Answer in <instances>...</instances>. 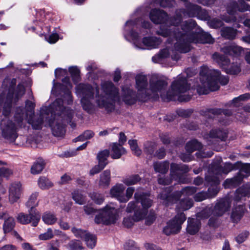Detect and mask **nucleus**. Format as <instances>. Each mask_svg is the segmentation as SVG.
<instances>
[{"mask_svg":"<svg viewBox=\"0 0 250 250\" xmlns=\"http://www.w3.org/2000/svg\"><path fill=\"white\" fill-rule=\"evenodd\" d=\"M26 108H27V110H28V113H26V116L28 115V116H29L30 115H32L34 114V109L35 108V104L31 102L27 101L26 102Z\"/></svg>","mask_w":250,"mask_h":250,"instance_id":"62","label":"nucleus"},{"mask_svg":"<svg viewBox=\"0 0 250 250\" xmlns=\"http://www.w3.org/2000/svg\"><path fill=\"white\" fill-rule=\"evenodd\" d=\"M109 155V151L106 149L99 152L97 155L99 163L101 164H105V166L107 164L106 160Z\"/></svg>","mask_w":250,"mask_h":250,"instance_id":"47","label":"nucleus"},{"mask_svg":"<svg viewBox=\"0 0 250 250\" xmlns=\"http://www.w3.org/2000/svg\"><path fill=\"white\" fill-rule=\"evenodd\" d=\"M180 192H178L176 193V195H164L163 193L161 195V198L164 200V203L167 206H168L171 203H175L178 198L180 197Z\"/></svg>","mask_w":250,"mask_h":250,"instance_id":"39","label":"nucleus"},{"mask_svg":"<svg viewBox=\"0 0 250 250\" xmlns=\"http://www.w3.org/2000/svg\"><path fill=\"white\" fill-rule=\"evenodd\" d=\"M201 147V144L196 140H192L188 142L186 146V149L188 153H191Z\"/></svg>","mask_w":250,"mask_h":250,"instance_id":"42","label":"nucleus"},{"mask_svg":"<svg viewBox=\"0 0 250 250\" xmlns=\"http://www.w3.org/2000/svg\"><path fill=\"white\" fill-rule=\"evenodd\" d=\"M25 115L22 109H17L14 116L15 123L7 120H2L0 124L2 136L6 139L15 140L17 138L18 128L23 126V121Z\"/></svg>","mask_w":250,"mask_h":250,"instance_id":"9","label":"nucleus"},{"mask_svg":"<svg viewBox=\"0 0 250 250\" xmlns=\"http://www.w3.org/2000/svg\"><path fill=\"white\" fill-rule=\"evenodd\" d=\"M128 144L130 146L131 149L135 155L137 156L141 155L142 151L138 147L136 140H130L128 141Z\"/></svg>","mask_w":250,"mask_h":250,"instance_id":"52","label":"nucleus"},{"mask_svg":"<svg viewBox=\"0 0 250 250\" xmlns=\"http://www.w3.org/2000/svg\"><path fill=\"white\" fill-rule=\"evenodd\" d=\"M72 231L76 237L83 239H84V237H85L88 233L85 230H83L81 229H76L75 228L72 229Z\"/></svg>","mask_w":250,"mask_h":250,"instance_id":"55","label":"nucleus"},{"mask_svg":"<svg viewBox=\"0 0 250 250\" xmlns=\"http://www.w3.org/2000/svg\"><path fill=\"white\" fill-rule=\"evenodd\" d=\"M119 218V210L114 204L110 203L101 209L95 216V222L108 225L115 224Z\"/></svg>","mask_w":250,"mask_h":250,"instance_id":"10","label":"nucleus"},{"mask_svg":"<svg viewBox=\"0 0 250 250\" xmlns=\"http://www.w3.org/2000/svg\"><path fill=\"white\" fill-rule=\"evenodd\" d=\"M188 171V167L186 165L179 166L176 164L171 165L170 175L172 179L177 180V174L182 172H187Z\"/></svg>","mask_w":250,"mask_h":250,"instance_id":"22","label":"nucleus"},{"mask_svg":"<svg viewBox=\"0 0 250 250\" xmlns=\"http://www.w3.org/2000/svg\"><path fill=\"white\" fill-rule=\"evenodd\" d=\"M141 178L138 175L128 176L123 180V182L127 186L133 185L140 181Z\"/></svg>","mask_w":250,"mask_h":250,"instance_id":"45","label":"nucleus"},{"mask_svg":"<svg viewBox=\"0 0 250 250\" xmlns=\"http://www.w3.org/2000/svg\"><path fill=\"white\" fill-rule=\"evenodd\" d=\"M200 227V222L197 218L188 219L187 231L189 234H195L199 231Z\"/></svg>","mask_w":250,"mask_h":250,"instance_id":"21","label":"nucleus"},{"mask_svg":"<svg viewBox=\"0 0 250 250\" xmlns=\"http://www.w3.org/2000/svg\"><path fill=\"white\" fill-rule=\"evenodd\" d=\"M243 196H250V185H246L239 188L235 194V199L240 200Z\"/></svg>","mask_w":250,"mask_h":250,"instance_id":"32","label":"nucleus"},{"mask_svg":"<svg viewBox=\"0 0 250 250\" xmlns=\"http://www.w3.org/2000/svg\"><path fill=\"white\" fill-rule=\"evenodd\" d=\"M21 193V185L20 182L12 183L9 189V201L11 204L17 202L20 198Z\"/></svg>","mask_w":250,"mask_h":250,"instance_id":"16","label":"nucleus"},{"mask_svg":"<svg viewBox=\"0 0 250 250\" xmlns=\"http://www.w3.org/2000/svg\"><path fill=\"white\" fill-rule=\"evenodd\" d=\"M245 208L243 206H238L232 210L231 218L233 222H238L241 218L244 211Z\"/></svg>","mask_w":250,"mask_h":250,"instance_id":"31","label":"nucleus"},{"mask_svg":"<svg viewBox=\"0 0 250 250\" xmlns=\"http://www.w3.org/2000/svg\"><path fill=\"white\" fill-rule=\"evenodd\" d=\"M69 71L74 83H77L79 80V69L76 66H71L69 68Z\"/></svg>","mask_w":250,"mask_h":250,"instance_id":"53","label":"nucleus"},{"mask_svg":"<svg viewBox=\"0 0 250 250\" xmlns=\"http://www.w3.org/2000/svg\"><path fill=\"white\" fill-rule=\"evenodd\" d=\"M155 172L161 174L166 173L169 168V163L167 161L155 162L153 164Z\"/></svg>","mask_w":250,"mask_h":250,"instance_id":"30","label":"nucleus"},{"mask_svg":"<svg viewBox=\"0 0 250 250\" xmlns=\"http://www.w3.org/2000/svg\"><path fill=\"white\" fill-rule=\"evenodd\" d=\"M39 195L38 192H35L33 193L29 197L28 201L26 202V206L30 208L29 210H37L35 207L38 205V201H37V197Z\"/></svg>","mask_w":250,"mask_h":250,"instance_id":"34","label":"nucleus"},{"mask_svg":"<svg viewBox=\"0 0 250 250\" xmlns=\"http://www.w3.org/2000/svg\"><path fill=\"white\" fill-rule=\"evenodd\" d=\"M136 87L140 93L144 91L146 93V87L147 85V79L145 75H138L136 77Z\"/></svg>","mask_w":250,"mask_h":250,"instance_id":"25","label":"nucleus"},{"mask_svg":"<svg viewBox=\"0 0 250 250\" xmlns=\"http://www.w3.org/2000/svg\"><path fill=\"white\" fill-rule=\"evenodd\" d=\"M28 214L23 212L20 213L17 216V221L21 224L26 225L32 223L33 226H37L40 220L41 215L37 210H28Z\"/></svg>","mask_w":250,"mask_h":250,"instance_id":"15","label":"nucleus"},{"mask_svg":"<svg viewBox=\"0 0 250 250\" xmlns=\"http://www.w3.org/2000/svg\"><path fill=\"white\" fill-rule=\"evenodd\" d=\"M45 163L42 160H39L34 163L31 168V172L33 174L41 173L44 167Z\"/></svg>","mask_w":250,"mask_h":250,"instance_id":"35","label":"nucleus"},{"mask_svg":"<svg viewBox=\"0 0 250 250\" xmlns=\"http://www.w3.org/2000/svg\"><path fill=\"white\" fill-rule=\"evenodd\" d=\"M148 194L137 192L134 194L135 202H130L126 208L127 212H134L133 217L127 216L124 218L123 224L126 228L133 226L135 222L143 219L146 216L147 209L152 205V200Z\"/></svg>","mask_w":250,"mask_h":250,"instance_id":"4","label":"nucleus"},{"mask_svg":"<svg viewBox=\"0 0 250 250\" xmlns=\"http://www.w3.org/2000/svg\"><path fill=\"white\" fill-rule=\"evenodd\" d=\"M186 220L184 213H177L175 216L169 220L164 228L163 231L167 235L178 233L181 229V225Z\"/></svg>","mask_w":250,"mask_h":250,"instance_id":"13","label":"nucleus"},{"mask_svg":"<svg viewBox=\"0 0 250 250\" xmlns=\"http://www.w3.org/2000/svg\"><path fill=\"white\" fill-rule=\"evenodd\" d=\"M38 185L42 189H47L53 186V183L45 177H40L38 181Z\"/></svg>","mask_w":250,"mask_h":250,"instance_id":"41","label":"nucleus"},{"mask_svg":"<svg viewBox=\"0 0 250 250\" xmlns=\"http://www.w3.org/2000/svg\"><path fill=\"white\" fill-rule=\"evenodd\" d=\"M42 220L45 224L51 225L57 222V218L53 213L45 212L42 216Z\"/></svg>","mask_w":250,"mask_h":250,"instance_id":"36","label":"nucleus"},{"mask_svg":"<svg viewBox=\"0 0 250 250\" xmlns=\"http://www.w3.org/2000/svg\"><path fill=\"white\" fill-rule=\"evenodd\" d=\"M200 83L196 87L200 94H207L209 91H215L219 89V83L226 85L229 82L228 77L220 75L219 71L209 69L206 66L201 67L200 72Z\"/></svg>","mask_w":250,"mask_h":250,"instance_id":"5","label":"nucleus"},{"mask_svg":"<svg viewBox=\"0 0 250 250\" xmlns=\"http://www.w3.org/2000/svg\"><path fill=\"white\" fill-rule=\"evenodd\" d=\"M212 58L228 74H237L241 71L239 62L230 63L229 59L217 53L213 55Z\"/></svg>","mask_w":250,"mask_h":250,"instance_id":"12","label":"nucleus"},{"mask_svg":"<svg viewBox=\"0 0 250 250\" xmlns=\"http://www.w3.org/2000/svg\"><path fill=\"white\" fill-rule=\"evenodd\" d=\"M237 166L238 165H236V163L234 165L230 163H226L224 168L219 167H217L216 173L218 174H222V173L226 174L231 170L236 169Z\"/></svg>","mask_w":250,"mask_h":250,"instance_id":"37","label":"nucleus"},{"mask_svg":"<svg viewBox=\"0 0 250 250\" xmlns=\"http://www.w3.org/2000/svg\"><path fill=\"white\" fill-rule=\"evenodd\" d=\"M62 84L66 88V91L65 92V96H64V98L67 99V104H70L72 103V97L71 92L69 91V90L72 88V85L70 82V79L69 77H65L62 80Z\"/></svg>","mask_w":250,"mask_h":250,"instance_id":"26","label":"nucleus"},{"mask_svg":"<svg viewBox=\"0 0 250 250\" xmlns=\"http://www.w3.org/2000/svg\"><path fill=\"white\" fill-rule=\"evenodd\" d=\"M125 186L122 184H117L111 188L110 190V195L112 197L115 198L120 202H126L124 198Z\"/></svg>","mask_w":250,"mask_h":250,"instance_id":"17","label":"nucleus"},{"mask_svg":"<svg viewBox=\"0 0 250 250\" xmlns=\"http://www.w3.org/2000/svg\"><path fill=\"white\" fill-rule=\"evenodd\" d=\"M105 167V164H101L99 163L97 165L95 166L90 170V174L93 175L95 174L99 173L101 170L104 168Z\"/></svg>","mask_w":250,"mask_h":250,"instance_id":"60","label":"nucleus"},{"mask_svg":"<svg viewBox=\"0 0 250 250\" xmlns=\"http://www.w3.org/2000/svg\"><path fill=\"white\" fill-rule=\"evenodd\" d=\"M236 165H238L237 168L241 167L240 174L243 177L247 176L250 173V164H242L238 162Z\"/></svg>","mask_w":250,"mask_h":250,"instance_id":"50","label":"nucleus"},{"mask_svg":"<svg viewBox=\"0 0 250 250\" xmlns=\"http://www.w3.org/2000/svg\"><path fill=\"white\" fill-rule=\"evenodd\" d=\"M137 25L138 21H126L125 28V37L126 40L132 42L138 49H146L157 47L161 42L159 38L154 37H146L142 42H140L138 34L134 32V30L138 28Z\"/></svg>","mask_w":250,"mask_h":250,"instance_id":"7","label":"nucleus"},{"mask_svg":"<svg viewBox=\"0 0 250 250\" xmlns=\"http://www.w3.org/2000/svg\"><path fill=\"white\" fill-rule=\"evenodd\" d=\"M135 188L133 187H129L127 188L125 192V195L124 194V198L126 200V202H127L132 197Z\"/></svg>","mask_w":250,"mask_h":250,"instance_id":"63","label":"nucleus"},{"mask_svg":"<svg viewBox=\"0 0 250 250\" xmlns=\"http://www.w3.org/2000/svg\"><path fill=\"white\" fill-rule=\"evenodd\" d=\"M67 249L68 250H83L84 249V247L81 241L72 240L67 245Z\"/></svg>","mask_w":250,"mask_h":250,"instance_id":"43","label":"nucleus"},{"mask_svg":"<svg viewBox=\"0 0 250 250\" xmlns=\"http://www.w3.org/2000/svg\"><path fill=\"white\" fill-rule=\"evenodd\" d=\"M13 174L12 170L7 167H2L0 168V177L2 179V177L7 178L11 176Z\"/></svg>","mask_w":250,"mask_h":250,"instance_id":"57","label":"nucleus"},{"mask_svg":"<svg viewBox=\"0 0 250 250\" xmlns=\"http://www.w3.org/2000/svg\"><path fill=\"white\" fill-rule=\"evenodd\" d=\"M72 198L78 204L83 205L85 203V197L79 191H74L72 193Z\"/></svg>","mask_w":250,"mask_h":250,"instance_id":"49","label":"nucleus"},{"mask_svg":"<svg viewBox=\"0 0 250 250\" xmlns=\"http://www.w3.org/2000/svg\"><path fill=\"white\" fill-rule=\"evenodd\" d=\"M125 153V149L117 143H113L111 156L113 159H119Z\"/></svg>","mask_w":250,"mask_h":250,"instance_id":"28","label":"nucleus"},{"mask_svg":"<svg viewBox=\"0 0 250 250\" xmlns=\"http://www.w3.org/2000/svg\"><path fill=\"white\" fill-rule=\"evenodd\" d=\"M208 25L213 28H217L222 26V21L218 19H213L208 22Z\"/></svg>","mask_w":250,"mask_h":250,"instance_id":"58","label":"nucleus"},{"mask_svg":"<svg viewBox=\"0 0 250 250\" xmlns=\"http://www.w3.org/2000/svg\"><path fill=\"white\" fill-rule=\"evenodd\" d=\"M125 250H140L135 242L132 240H130L125 243Z\"/></svg>","mask_w":250,"mask_h":250,"instance_id":"61","label":"nucleus"},{"mask_svg":"<svg viewBox=\"0 0 250 250\" xmlns=\"http://www.w3.org/2000/svg\"><path fill=\"white\" fill-rule=\"evenodd\" d=\"M182 31L178 33H174L175 42L174 43V49L171 51L172 53H187L190 49L189 43H212L213 39L210 34L203 33L196 25L195 21L189 20L183 23L181 25Z\"/></svg>","mask_w":250,"mask_h":250,"instance_id":"2","label":"nucleus"},{"mask_svg":"<svg viewBox=\"0 0 250 250\" xmlns=\"http://www.w3.org/2000/svg\"><path fill=\"white\" fill-rule=\"evenodd\" d=\"M230 203L227 199L220 201L215 206L214 213L217 216L222 215L230 208Z\"/></svg>","mask_w":250,"mask_h":250,"instance_id":"19","label":"nucleus"},{"mask_svg":"<svg viewBox=\"0 0 250 250\" xmlns=\"http://www.w3.org/2000/svg\"><path fill=\"white\" fill-rule=\"evenodd\" d=\"M250 98V94L249 93H245L239 96L238 97L235 98L232 100V104L234 106H240L242 103L241 102L244 101Z\"/></svg>","mask_w":250,"mask_h":250,"instance_id":"51","label":"nucleus"},{"mask_svg":"<svg viewBox=\"0 0 250 250\" xmlns=\"http://www.w3.org/2000/svg\"><path fill=\"white\" fill-rule=\"evenodd\" d=\"M45 39L50 43H54L58 40L59 36L57 33H53L48 37H46Z\"/></svg>","mask_w":250,"mask_h":250,"instance_id":"64","label":"nucleus"},{"mask_svg":"<svg viewBox=\"0 0 250 250\" xmlns=\"http://www.w3.org/2000/svg\"><path fill=\"white\" fill-rule=\"evenodd\" d=\"M221 35L228 39H233L236 35V30L230 27H224L221 29Z\"/></svg>","mask_w":250,"mask_h":250,"instance_id":"40","label":"nucleus"},{"mask_svg":"<svg viewBox=\"0 0 250 250\" xmlns=\"http://www.w3.org/2000/svg\"><path fill=\"white\" fill-rule=\"evenodd\" d=\"M56 100L59 101V104L52 109L48 124L54 136L62 137L65 132L62 121L69 122L73 117V112L63 106V102L61 99H57Z\"/></svg>","mask_w":250,"mask_h":250,"instance_id":"6","label":"nucleus"},{"mask_svg":"<svg viewBox=\"0 0 250 250\" xmlns=\"http://www.w3.org/2000/svg\"><path fill=\"white\" fill-rule=\"evenodd\" d=\"M151 21L155 24H161L160 29L157 33L163 37L173 36L175 39L174 33H178L176 30H179L177 27L174 17L168 19L167 14L163 10L154 9L149 14ZM175 40L172 41L174 42Z\"/></svg>","mask_w":250,"mask_h":250,"instance_id":"8","label":"nucleus"},{"mask_svg":"<svg viewBox=\"0 0 250 250\" xmlns=\"http://www.w3.org/2000/svg\"><path fill=\"white\" fill-rule=\"evenodd\" d=\"M186 10L180 9L176 12V15L174 16V19H175L177 27H178V24L181 21L182 17H195L198 16L201 11L199 6L191 3H186Z\"/></svg>","mask_w":250,"mask_h":250,"instance_id":"14","label":"nucleus"},{"mask_svg":"<svg viewBox=\"0 0 250 250\" xmlns=\"http://www.w3.org/2000/svg\"><path fill=\"white\" fill-rule=\"evenodd\" d=\"M91 199L97 204H101L104 201V196L97 193H93L91 195Z\"/></svg>","mask_w":250,"mask_h":250,"instance_id":"59","label":"nucleus"},{"mask_svg":"<svg viewBox=\"0 0 250 250\" xmlns=\"http://www.w3.org/2000/svg\"><path fill=\"white\" fill-rule=\"evenodd\" d=\"M167 83L164 80L156 81L152 80L150 83V94L152 97L157 99L160 96L164 100H174L175 97L180 102L188 101L190 99L189 95H184L189 89L186 79L182 75H179L171 85V90L166 92L165 88Z\"/></svg>","mask_w":250,"mask_h":250,"instance_id":"3","label":"nucleus"},{"mask_svg":"<svg viewBox=\"0 0 250 250\" xmlns=\"http://www.w3.org/2000/svg\"><path fill=\"white\" fill-rule=\"evenodd\" d=\"M242 179V177L240 176L227 179L224 183V186L226 188L234 187L240 183Z\"/></svg>","mask_w":250,"mask_h":250,"instance_id":"38","label":"nucleus"},{"mask_svg":"<svg viewBox=\"0 0 250 250\" xmlns=\"http://www.w3.org/2000/svg\"><path fill=\"white\" fill-rule=\"evenodd\" d=\"M59 104V101L56 100L49 106H42L41 109L39 116H35L34 114L30 115L29 116L27 115L28 123L32 125L33 129H40L42 126L44 120L48 124L52 109H54Z\"/></svg>","mask_w":250,"mask_h":250,"instance_id":"11","label":"nucleus"},{"mask_svg":"<svg viewBox=\"0 0 250 250\" xmlns=\"http://www.w3.org/2000/svg\"><path fill=\"white\" fill-rule=\"evenodd\" d=\"M84 240L88 248L92 249L96 246V237L95 235L88 233Z\"/></svg>","mask_w":250,"mask_h":250,"instance_id":"44","label":"nucleus"},{"mask_svg":"<svg viewBox=\"0 0 250 250\" xmlns=\"http://www.w3.org/2000/svg\"><path fill=\"white\" fill-rule=\"evenodd\" d=\"M170 53L169 49L165 48L162 50L157 56L152 57V60L155 62H159L162 59L167 57Z\"/></svg>","mask_w":250,"mask_h":250,"instance_id":"46","label":"nucleus"},{"mask_svg":"<svg viewBox=\"0 0 250 250\" xmlns=\"http://www.w3.org/2000/svg\"><path fill=\"white\" fill-rule=\"evenodd\" d=\"M221 51L226 54L233 55L236 57L239 56L243 52L242 47L234 44L225 46L221 48Z\"/></svg>","mask_w":250,"mask_h":250,"instance_id":"20","label":"nucleus"},{"mask_svg":"<svg viewBox=\"0 0 250 250\" xmlns=\"http://www.w3.org/2000/svg\"><path fill=\"white\" fill-rule=\"evenodd\" d=\"M111 181V172L109 170L104 171L100 176L99 186L103 188L109 186Z\"/></svg>","mask_w":250,"mask_h":250,"instance_id":"23","label":"nucleus"},{"mask_svg":"<svg viewBox=\"0 0 250 250\" xmlns=\"http://www.w3.org/2000/svg\"><path fill=\"white\" fill-rule=\"evenodd\" d=\"M229 115V112L228 111L222 110L220 109H208L205 111L204 116L208 118H218L219 116Z\"/></svg>","mask_w":250,"mask_h":250,"instance_id":"24","label":"nucleus"},{"mask_svg":"<svg viewBox=\"0 0 250 250\" xmlns=\"http://www.w3.org/2000/svg\"><path fill=\"white\" fill-rule=\"evenodd\" d=\"M16 225L15 219L13 217L9 216L6 218L3 224V230L4 233L12 231Z\"/></svg>","mask_w":250,"mask_h":250,"instance_id":"29","label":"nucleus"},{"mask_svg":"<svg viewBox=\"0 0 250 250\" xmlns=\"http://www.w3.org/2000/svg\"><path fill=\"white\" fill-rule=\"evenodd\" d=\"M94 135V133L91 130H86L82 134L80 135L77 138L74 139L75 142L84 141L86 140L90 139Z\"/></svg>","mask_w":250,"mask_h":250,"instance_id":"48","label":"nucleus"},{"mask_svg":"<svg viewBox=\"0 0 250 250\" xmlns=\"http://www.w3.org/2000/svg\"><path fill=\"white\" fill-rule=\"evenodd\" d=\"M207 139L218 138L222 140H225L227 137V134L225 132L221 130L212 129L209 134L205 136Z\"/></svg>","mask_w":250,"mask_h":250,"instance_id":"33","label":"nucleus"},{"mask_svg":"<svg viewBox=\"0 0 250 250\" xmlns=\"http://www.w3.org/2000/svg\"><path fill=\"white\" fill-rule=\"evenodd\" d=\"M248 10V5L243 1H241L239 3L235 1H231L227 7V12L231 16H233L237 11L243 12Z\"/></svg>","mask_w":250,"mask_h":250,"instance_id":"18","label":"nucleus"},{"mask_svg":"<svg viewBox=\"0 0 250 250\" xmlns=\"http://www.w3.org/2000/svg\"><path fill=\"white\" fill-rule=\"evenodd\" d=\"M193 202L191 199H186L180 203L181 208L183 210L189 209L192 206Z\"/></svg>","mask_w":250,"mask_h":250,"instance_id":"56","label":"nucleus"},{"mask_svg":"<svg viewBox=\"0 0 250 250\" xmlns=\"http://www.w3.org/2000/svg\"><path fill=\"white\" fill-rule=\"evenodd\" d=\"M54 236L53 230L51 228H48L47 231L39 236V238L42 240H47L51 239Z\"/></svg>","mask_w":250,"mask_h":250,"instance_id":"54","label":"nucleus"},{"mask_svg":"<svg viewBox=\"0 0 250 250\" xmlns=\"http://www.w3.org/2000/svg\"><path fill=\"white\" fill-rule=\"evenodd\" d=\"M211 189L209 188L208 189V193L207 194L205 192H200L196 194L194 196V199L197 202L202 201L208 197H212V196H215L218 192V189L216 187L212 189V193L211 192Z\"/></svg>","mask_w":250,"mask_h":250,"instance_id":"27","label":"nucleus"},{"mask_svg":"<svg viewBox=\"0 0 250 250\" xmlns=\"http://www.w3.org/2000/svg\"><path fill=\"white\" fill-rule=\"evenodd\" d=\"M76 93L82 97V107L89 113L96 106L111 111L114 109V102L119 100L118 89L111 82L102 83L101 90L96 84L91 86L80 83L76 87Z\"/></svg>","mask_w":250,"mask_h":250,"instance_id":"1","label":"nucleus"}]
</instances>
